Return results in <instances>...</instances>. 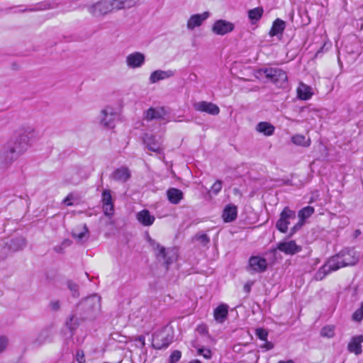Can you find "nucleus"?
I'll use <instances>...</instances> for the list:
<instances>
[{
    "label": "nucleus",
    "mask_w": 363,
    "mask_h": 363,
    "mask_svg": "<svg viewBox=\"0 0 363 363\" xmlns=\"http://www.w3.org/2000/svg\"><path fill=\"white\" fill-rule=\"evenodd\" d=\"M260 74L270 80L277 86L284 88L287 85L288 77L285 71L278 67H264L258 70Z\"/></svg>",
    "instance_id": "3"
},
{
    "label": "nucleus",
    "mask_w": 363,
    "mask_h": 363,
    "mask_svg": "<svg viewBox=\"0 0 363 363\" xmlns=\"http://www.w3.org/2000/svg\"><path fill=\"white\" fill-rule=\"evenodd\" d=\"M176 71L175 70H155L153 72L151 73L149 81L151 84H155L158 82L159 81L164 80L166 79H169L170 77H172L175 75Z\"/></svg>",
    "instance_id": "19"
},
{
    "label": "nucleus",
    "mask_w": 363,
    "mask_h": 363,
    "mask_svg": "<svg viewBox=\"0 0 363 363\" xmlns=\"http://www.w3.org/2000/svg\"><path fill=\"white\" fill-rule=\"evenodd\" d=\"M362 232L359 229H357L354 232V238H357L361 235Z\"/></svg>",
    "instance_id": "54"
},
{
    "label": "nucleus",
    "mask_w": 363,
    "mask_h": 363,
    "mask_svg": "<svg viewBox=\"0 0 363 363\" xmlns=\"http://www.w3.org/2000/svg\"><path fill=\"white\" fill-rule=\"evenodd\" d=\"M304 223L305 222L299 219L298 223L291 228L289 237L293 236L297 231H298L302 228Z\"/></svg>",
    "instance_id": "46"
},
{
    "label": "nucleus",
    "mask_w": 363,
    "mask_h": 363,
    "mask_svg": "<svg viewBox=\"0 0 363 363\" xmlns=\"http://www.w3.org/2000/svg\"><path fill=\"white\" fill-rule=\"evenodd\" d=\"M235 28L233 23L226 20L219 19L214 22L211 30L214 34L224 35L232 32Z\"/></svg>",
    "instance_id": "10"
},
{
    "label": "nucleus",
    "mask_w": 363,
    "mask_h": 363,
    "mask_svg": "<svg viewBox=\"0 0 363 363\" xmlns=\"http://www.w3.org/2000/svg\"><path fill=\"white\" fill-rule=\"evenodd\" d=\"M198 240H199L203 245L208 244L210 241L208 236L206 234H201L197 237Z\"/></svg>",
    "instance_id": "49"
},
{
    "label": "nucleus",
    "mask_w": 363,
    "mask_h": 363,
    "mask_svg": "<svg viewBox=\"0 0 363 363\" xmlns=\"http://www.w3.org/2000/svg\"><path fill=\"white\" fill-rule=\"evenodd\" d=\"M320 336L332 338L335 336V327L333 325H325L320 330Z\"/></svg>",
    "instance_id": "37"
},
{
    "label": "nucleus",
    "mask_w": 363,
    "mask_h": 363,
    "mask_svg": "<svg viewBox=\"0 0 363 363\" xmlns=\"http://www.w3.org/2000/svg\"><path fill=\"white\" fill-rule=\"evenodd\" d=\"M164 114L165 113L163 108H150L145 112V118L147 121H152L153 119H162L164 118Z\"/></svg>",
    "instance_id": "29"
},
{
    "label": "nucleus",
    "mask_w": 363,
    "mask_h": 363,
    "mask_svg": "<svg viewBox=\"0 0 363 363\" xmlns=\"http://www.w3.org/2000/svg\"><path fill=\"white\" fill-rule=\"evenodd\" d=\"M343 267L340 256L337 254L328 259L316 272L314 278L316 281H321L332 272L336 271Z\"/></svg>",
    "instance_id": "4"
},
{
    "label": "nucleus",
    "mask_w": 363,
    "mask_h": 363,
    "mask_svg": "<svg viewBox=\"0 0 363 363\" xmlns=\"http://www.w3.org/2000/svg\"><path fill=\"white\" fill-rule=\"evenodd\" d=\"M118 117V113L113 108L106 107L101 111V123L106 128H113Z\"/></svg>",
    "instance_id": "8"
},
{
    "label": "nucleus",
    "mask_w": 363,
    "mask_h": 363,
    "mask_svg": "<svg viewBox=\"0 0 363 363\" xmlns=\"http://www.w3.org/2000/svg\"><path fill=\"white\" fill-rule=\"evenodd\" d=\"M79 315H80L79 314ZM85 320H82L80 316L77 317L75 315H71L66 320V326L69 328L70 332L72 333L75 331L80 324Z\"/></svg>",
    "instance_id": "30"
},
{
    "label": "nucleus",
    "mask_w": 363,
    "mask_h": 363,
    "mask_svg": "<svg viewBox=\"0 0 363 363\" xmlns=\"http://www.w3.org/2000/svg\"><path fill=\"white\" fill-rule=\"evenodd\" d=\"M296 218V212L289 207H285L280 213V217L276 223L277 229L281 233H286L288 225L291 220H295Z\"/></svg>",
    "instance_id": "7"
},
{
    "label": "nucleus",
    "mask_w": 363,
    "mask_h": 363,
    "mask_svg": "<svg viewBox=\"0 0 363 363\" xmlns=\"http://www.w3.org/2000/svg\"><path fill=\"white\" fill-rule=\"evenodd\" d=\"M194 107L196 111L205 112L212 116H216L220 113V108L216 104L205 101L196 103Z\"/></svg>",
    "instance_id": "15"
},
{
    "label": "nucleus",
    "mask_w": 363,
    "mask_h": 363,
    "mask_svg": "<svg viewBox=\"0 0 363 363\" xmlns=\"http://www.w3.org/2000/svg\"><path fill=\"white\" fill-rule=\"evenodd\" d=\"M50 308L52 311H57L60 309V302L58 300L51 301L50 304Z\"/></svg>",
    "instance_id": "47"
},
{
    "label": "nucleus",
    "mask_w": 363,
    "mask_h": 363,
    "mask_svg": "<svg viewBox=\"0 0 363 363\" xmlns=\"http://www.w3.org/2000/svg\"><path fill=\"white\" fill-rule=\"evenodd\" d=\"M101 202L104 214L111 218L114 213V205L109 189H104L101 194Z\"/></svg>",
    "instance_id": "11"
},
{
    "label": "nucleus",
    "mask_w": 363,
    "mask_h": 363,
    "mask_svg": "<svg viewBox=\"0 0 363 363\" xmlns=\"http://www.w3.org/2000/svg\"><path fill=\"white\" fill-rule=\"evenodd\" d=\"M83 229L84 230L80 233L73 231L72 233V238L77 239L78 240H82L84 238V236L89 233V229L86 224L83 225Z\"/></svg>",
    "instance_id": "41"
},
{
    "label": "nucleus",
    "mask_w": 363,
    "mask_h": 363,
    "mask_svg": "<svg viewBox=\"0 0 363 363\" xmlns=\"http://www.w3.org/2000/svg\"><path fill=\"white\" fill-rule=\"evenodd\" d=\"M302 247L298 245L294 240L280 242L276 248L270 249L269 252L275 256L277 251L279 250L286 255H294L301 251Z\"/></svg>",
    "instance_id": "6"
},
{
    "label": "nucleus",
    "mask_w": 363,
    "mask_h": 363,
    "mask_svg": "<svg viewBox=\"0 0 363 363\" xmlns=\"http://www.w3.org/2000/svg\"><path fill=\"white\" fill-rule=\"evenodd\" d=\"M189 363H202L199 359H194L189 362Z\"/></svg>",
    "instance_id": "57"
},
{
    "label": "nucleus",
    "mask_w": 363,
    "mask_h": 363,
    "mask_svg": "<svg viewBox=\"0 0 363 363\" xmlns=\"http://www.w3.org/2000/svg\"><path fill=\"white\" fill-rule=\"evenodd\" d=\"M77 360L78 363H84L85 359L82 351H77Z\"/></svg>",
    "instance_id": "51"
},
{
    "label": "nucleus",
    "mask_w": 363,
    "mask_h": 363,
    "mask_svg": "<svg viewBox=\"0 0 363 363\" xmlns=\"http://www.w3.org/2000/svg\"><path fill=\"white\" fill-rule=\"evenodd\" d=\"M274 127L268 122H259L256 126V130L269 136L274 134Z\"/></svg>",
    "instance_id": "31"
},
{
    "label": "nucleus",
    "mask_w": 363,
    "mask_h": 363,
    "mask_svg": "<svg viewBox=\"0 0 363 363\" xmlns=\"http://www.w3.org/2000/svg\"><path fill=\"white\" fill-rule=\"evenodd\" d=\"M50 337V331L48 329H44L39 333L38 337L35 340V345H41L48 341Z\"/></svg>",
    "instance_id": "34"
},
{
    "label": "nucleus",
    "mask_w": 363,
    "mask_h": 363,
    "mask_svg": "<svg viewBox=\"0 0 363 363\" xmlns=\"http://www.w3.org/2000/svg\"><path fill=\"white\" fill-rule=\"evenodd\" d=\"M138 341L141 343L143 346L145 345V337L143 335H140L138 337Z\"/></svg>",
    "instance_id": "55"
},
{
    "label": "nucleus",
    "mask_w": 363,
    "mask_h": 363,
    "mask_svg": "<svg viewBox=\"0 0 363 363\" xmlns=\"http://www.w3.org/2000/svg\"><path fill=\"white\" fill-rule=\"evenodd\" d=\"M210 16V12L205 11L202 13L194 14L189 18L186 27L189 30H193L195 28L202 25V23Z\"/></svg>",
    "instance_id": "16"
},
{
    "label": "nucleus",
    "mask_w": 363,
    "mask_h": 363,
    "mask_svg": "<svg viewBox=\"0 0 363 363\" xmlns=\"http://www.w3.org/2000/svg\"><path fill=\"white\" fill-rule=\"evenodd\" d=\"M101 296L93 294L82 300L77 306L82 320H93L101 311Z\"/></svg>",
    "instance_id": "2"
},
{
    "label": "nucleus",
    "mask_w": 363,
    "mask_h": 363,
    "mask_svg": "<svg viewBox=\"0 0 363 363\" xmlns=\"http://www.w3.org/2000/svg\"><path fill=\"white\" fill-rule=\"evenodd\" d=\"M7 339L4 337H0V352H3L7 346Z\"/></svg>",
    "instance_id": "50"
},
{
    "label": "nucleus",
    "mask_w": 363,
    "mask_h": 363,
    "mask_svg": "<svg viewBox=\"0 0 363 363\" xmlns=\"http://www.w3.org/2000/svg\"><path fill=\"white\" fill-rule=\"evenodd\" d=\"M337 254L344 267L354 265L359 259L354 249L345 248Z\"/></svg>",
    "instance_id": "12"
},
{
    "label": "nucleus",
    "mask_w": 363,
    "mask_h": 363,
    "mask_svg": "<svg viewBox=\"0 0 363 363\" xmlns=\"http://www.w3.org/2000/svg\"><path fill=\"white\" fill-rule=\"evenodd\" d=\"M182 357V352L179 350H174L169 356V363H177Z\"/></svg>",
    "instance_id": "45"
},
{
    "label": "nucleus",
    "mask_w": 363,
    "mask_h": 363,
    "mask_svg": "<svg viewBox=\"0 0 363 363\" xmlns=\"http://www.w3.org/2000/svg\"><path fill=\"white\" fill-rule=\"evenodd\" d=\"M255 335L261 340H267L268 337V331L266 329L259 328L255 330Z\"/></svg>",
    "instance_id": "43"
},
{
    "label": "nucleus",
    "mask_w": 363,
    "mask_h": 363,
    "mask_svg": "<svg viewBox=\"0 0 363 363\" xmlns=\"http://www.w3.org/2000/svg\"><path fill=\"white\" fill-rule=\"evenodd\" d=\"M292 142L298 145L308 147L310 145V140H306V137L303 135H296L291 138Z\"/></svg>",
    "instance_id": "36"
},
{
    "label": "nucleus",
    "mask_w": 363,
    "mask_h": 363,
    "mask_svg": "<svg viewBox=\"0 0 363 363\" xmlns=\"http://www.w3.org/2000/svg\"><path fill=\"white\" fill-rule=\"evenodd\" d=\"M26 245V239L23 236H18L6 242L4 247H6L9 252H16L22 250Z\"/></svg>",
    "instance_id": "13"
},
{
    "label": "nucleus",
    "mask_w": 363,
    "mask_h": 363,
    "mask_svg": "<svg viewBox=\"0 0 363 363\" xmlns=\"http://www.w3.org/2000/svg\"><path fill=\"white\" fill-rule=\"evenodd\" d=\"M286 23L281 18L275 19L273 23L272 28L269 32V35L272 37L282 35L286 28Z\"/></svg>",
    "instance_id": "24"
},
{
    "label": "nucleus",
    "mask_w": 363,
    "mask_h": 363,
    "mask_svg": "<svg viewBox=\"0 0 363 363\" xmlns=\"http://www.w3.org/2000/svg\"><path fill=\"white\" fill-rule=\"evenodd\" d=\"M264 13L262 7L259 6L248 11V18H250L252 24H255L260 20Z\"/></svg>",
    "instance_id": "32"
},
{
    "label": "nucleus",
    "mask_w": 363,
    "mask_h": 363,
    "mask_svg": "<svg viewBox=\"0 0 363 363\" xmlns=\"http://www.w3.org/2000/svg\"><path fill=\"white\" fill-rule=\"evenodd\" d=\"M143 142L148 150L160 154L163 151L162 144L156 136L146 133L143 138Z\"/></svg>",
    "instance_id": "14"
},
{
    "label": "nucleus",
    "mask_w": 363,
    "mask_h": 363,
    "mask_svg": "<svg viewBox=\"0 0 363 363\" xmlns=\"http://www.w3.org/2000/svg\"><path fill=\"white\" fill-rule=\"evenodd\" d=\"M311 86L301 82L297 88V96L301 100H308L313 95Z\"/></svg>",
    "instance_id": "28"
},
{
    "label": "nucleus",
    "mask_w": 363,
    "mask_h": 363,
    "mask_svg": "<svg viewBox=\"0 0 363 363\" xmlns=\"http://www.w3.org/2000/svg\"><path fill=\"white\" fill-rule=\"evenodd\" d=\"M116 10L113 0H101L88 7V11L94 16H101Z\"/></svg>",
    "instance_id": "5"
},
{
    "label": "nucleus",
    "mask_w": 363,
    "mask_h": 363,
    "mask_svg": "<svg viewBox=\"0 0 363 363\" xmlns=\"http://www.w3.org/2000/svg\"><path fill=\"white\" fill-rule=\"evenodd\" d=\"M67 287L72 292L73 297L77 298L79 296V286L72 281H67Z\"/></svg>",
    "instance_id": "39"
},
{
    "label": "nucleus",
    "mask_w": 363,
    "mask_h": 363,
    "mask_svg": "<svg viewBox=\"0 0 363 363\" xmlns=\"http://www.w3.org/2000/svg\"><path fill=\"white\" fill-rule=\"evenodd\" d=\"M167 196L172 204H178L184 198L183 192L177 188H169L167 191Z\"/></svg>",
    "instance_id": "26"
},
{
    "label": "nucleus",
    "mask_w": 363,
    "mask_h": 363,
    "mask_svg": "<svg viewBox=\"0 0 363 363\" xmlns=\"http://www.w3.org/2000/svg\"><path fill=\"white\" fill-rule=\"evenodd\" d=\"M148 242L155 251L158 250V252L156 253V256L157 257H161L164 261V263L167 266L172 263V259L167 257L165 247L161 246L158 242L152 239L150 237H148Z\"/></svg>",
    "instance_id": "17"
},
{
    "label": "nucleus",
    "mask_w": 363,
    "mask_h": 363,
    "mask_svg": "<svg viewBox=\"0 0 363 363\" xmlns=\"http://www.w3.org/2000/svg\"><path fill=\"white\" fill-rule=\"evenodd\" d=\"M197 353L199 355L203 356L206 359H210L212 357V352L210 349L204 348V347H196Z\"/></svg>",
    "instance_id": "40"
},
{
    "label": "nucleus",
    "mask_w": 363,
    "mask_h": 363,
    "mask_svg": "<svg viewBox=\"0 0 363 363\" xmlns=\"http://www.w3.org/2000/svg\"><path fill=\"white\" fill-rule=\"evenodd\" d=\"M274 345L272 342L267 340H264V343L259 345V347L261 349H263L264 351H268L270 350H272L274 348Z\"/></svg>",
    "instance_id": "48"
},
{
    "label": "nucleus",
    "mask_w": 363,
    "mask_h": 363,
    "mask_svg": "<svg viewBox=\"0 0 363 363\" xmlns=\"http://www.w3.org/2000/svg\"><path fill=\"white\" fill-rule=\"evenodd\" d=\"M131 173L128 167H121L115 169L111 174V179L121 183L126 182L130 177Z\"/></svg>",
    "instance_id": "20"
},
{
    "label": "nucleus",
    "mask_w": 363,
    "mask_h": 363,
    "mask_svg": "<svg viewBox=\"0 0 363 363\" xmlns=\"http://www.w3.org/2000/svg\"><path fill=\"white\" fill-rule=\"evenodd\" d=\"M278 363H294L293 360H287V361H279Z\"/></svg>",
    "instance_id": "56"
},
{
    "label": "nucleus",
    "mask_w": 363,
    "mask_h": 363,
    "mask_svg": "<svg viewBox=\"0 0 363 363\" xmlns=\"http://www.w3.org/2000/svg\"><path fill=\"white\" fill-rule=\"evenodd\" d=\"M50 8V4L47 2H41L33 6V8L28 9L26 11H43Z\"/></svg>",
    "instance_id": "44"
},
{
    "label": "nucleus",
    "mask_w": 363,
    "mask_h": 363,
    "mask_svg": "<svg viewBox=\"0 0 363 363\" xmlns=\"http://www.w3.org/2000/svg\"><path fill=\"white\" fill-rule=\"evenodd\" d=\"M126 62L129 67H140L145 62V55L138 52H133L127 56Z\"/></svg>",
    "instance_id": "21"
},
{
    "label": "nucleus",
    "mask_w": 363,
    "mask_h": 363,
    "mask_svg": "<svg viewBox=\"0 0 363 363\" xmlns=\"http://www.w3.org/2000/svg\"><path fill=\"white\" fill-rule=\"evenodd\" d=\"M352 320L356 322H360L363 320V302L361 303L360 307L353 313Z\"/></svg>",
    "instance_id": "38"
},
{
    "label": "nucleus",
    "mask_w": 363,
    "mask_h": 363,
    "mask_svg": "<svg viewBox=\"0 0 363 363\" xmlns=\"http://www.w3.org/2000/svg\"><path fill=\"white\" fill-rule=\"evenodd\" d=\"M362 342H363V335L353 336L347 345L349 352L359 355L362 353Z\"/></svg>",
    "instance_id": "22"
},
{
    "label": "nucleus",
    "mask_w": 363,
    "mask_h": 363,
    "mask_svg": "<svg viewBox=\"0 0 363 363\" xmlns=\"http://www.w3.org/2000/svg\"><path fill=\"white\" fill-rule=\"evenodd\" d=\"M249 267L255 272H263L267 268V260L259 256H252L249 259Z\"/></svg>",
    "instance_id": "18"
},
{
    "label": "nucleus",
    "mask_w": 363,
    "mask_h": 363,
    "mask_svg": "<svg viewBox=\"0 0 363 363\" xmlns=\"http://www.w3.org/2000/svg\"><path fill=\"white\" fill-rule=\"evenodd\" d=\"M137 219L142 225L150 226L153 224L155 218L148 210L144 209L138 213Z\"/></svg>",
    "instance_id": "25"
},
{
    "label": "nucleus",
    "mask_w": 363,
    "mask_h": 363,
    "mask_svg": "<svg viewBox=\"0 0 363 363\" xmlns=\"http://www.w3.org/2000/svg\"><path fill=\"white\" fill-rule=\"evenodd\" d=\"M252 284V282H247L244 285L243 290L246 294H250V292L251 291V287Z\"/></svg>",
    "instance_id": "52"
},
{
    "label": "nucleus",
    "mask_w": 363,
    "mask_h": 363,
    "mask_svg": "<svg viewBox=\"0 0 363 363\" xmlns=\"http://www.w3.org/2000/svg\"><path fill=\"white\" fill-rule=\"evenodd\" d=\"M173 342V336L163 333L152 335V345L156 350L166 349Z\"/></svg>",
    "instance_id": "9"
},
{
    "label": "nucleus",
    "mask_w": 363,
    "mask_h": 363,
    "mask_svg": "<svg viewBox=\"0 0 363 363\" xmlns=\"http://www.w3.org/2000/svg\"><path fill=\"white\" fill-rule=\"evenodd\" d=\"M314 213V208L312 206H306L301 209L298 212V216L300 220L305 222V220L309 218Z\"/></svg>",
    "instance_id": "35"
},
{
    "label": "nucleus",
    "mask_w": 363,
    "mask_h": 363,
    "mask_svg": "<svg viewBox=\"0 0 363 363\" xmlns=\"http://www.w3.org/2000/svg\"><path fill=\"white\" fill-rule=\"evenodd\" d=\"M237 215V207L234 205H228L223 211L222 217L225 223H230L236 219Z\"/></svg>",
    "instance_id": "27"
},
{
    "label": "nucleus",
    "mask_w": 363,
    "mask_h": 363,
    "mask_svg": "<svg viewBox=\"0 0 363 363\" xmlns=\"http://www.w3.org/2000/svg\"><path fill=\"white\" fill-rule=\"evenodd\" d=\"M228 315V306L225 303L220 304L214 309L213 317L218 323H223Z\"/></svg>",
    "instance_id": "23"
},
{
    "label": "nucleus",
    "mask_w": 363,
    "mask_h": 363,
    "mask_svg": "<svg viewBox=\"0 0 363 363\" xmlns=\"http://www.w3.org/2000/svg\"><path fill=\"white\" fill-rule=\"evenodd\" d=\"M36 138L33 128L21 129L0 150V167L9 168L18 158L25 153L30 143Z\"/></svg>",
    "instance_id": "1"
},
{
    "label": "nucleus",
    "mask_w": 363,
    "mask_h": 363,
    "mask_svg": "<svg viewBox=\"0 0 363 363\" xmlns=\"http://www.w3.org/2000/svg\"><path fill=\"white\" fill-rule=\"evenodd\" d=\"M72 199V196L71 195H68L64 200L63 203L66 204L67 206H72V203L69 202V201Z\"/></svg>",
    "instance_id": "53"
},
{
    "label": "nucleus",
    "mask_w": 363,
    "mask_h": 363,
    "mask_svg": "<svg viewBox=\"0 0 363 363\" xmlns=\"http://www.w3.org/2000/svg\"><path fill=\"white\" fill-rule=\"evenodd\" d=\"M139 0H113L116 10L130 9L138 4Z\"/></svg>",
    "instance_id": "33"
},
{
    "label": "nucleus",
    "mask_w": 363,
    "mask_h": 363,
    "mask_svg": "<svg viewBox=\"0 0 363 363\" xmlns=\"http://www.w3.org/2000/svg\"><path fill=\"white\" fill-rule=\"evenodd\" d=\"M223 186V182L221 180H216L212 185L210 192L214 195H217L221 190Z\"/></svg>",
    "instance_id": "42"
}]
</instances>
